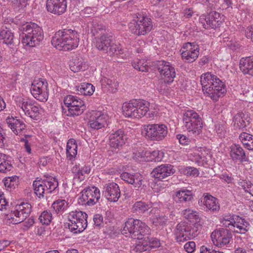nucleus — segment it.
Segmentation results:
<instances>
[{"label": "nucleus", "mask_w": 253, "mask_h": 253, "mask_svg": "<svg viewBox=\"0 0 253 253\" xmlns=\"http://www.w3.org/2000/svg\"><path fill=\"white\" fill-rule=\"evenodd\" d=\"M101 83L102 87L103 88L108 86L111 92L114 93L117 90L119 84L114 78L108 79L104 77L102 79Z\"/></svg>", "instance_id": "39"}, {"label": "nucleus", "mask_w": 253, "mask_h": 253, "mask_svg": "<svg viewBox=\"0 0 253 253\" xmlns=\"http://www.w3.org/2000/svg\"><path fill=\"white\" fill-rule=\"evenodd\" d=\"M122 179L127 183L133 184L135 188H139L142 184L143 176L139 173L132 174L127 172H123L120 176Z\"/></svg>", "instance_id": "25"}, {"label": "nucleus", "mask_w": 253, "mask_h": 253, "mask_svg": "<svg viewBox=\"0 0 253 253\" xmlns=\"http://www.w3.org/2000/svg\"><path fill=\"white\" fill-rule=\"evenodd\" d=\"M238 184L247 192H249V191L248 189L251 188L253 186V184L251 181L246 180L239 181Z\"/></svg>", "instance_id": "54"}, {"label": "nucleus", "mask_w": 253, "mask_h": 253, "mask_svg": "<svg viewBox=\"0 0 253 253\" xmlns=\"http://www.w3.org/2000/svg\"><path fill=\"white\" fill-rule=\"evenodd\" d=\"M150 228L144 223L137 219L128 218L125 223L123 234H129L132 238L142 239V236L148 235Z\"/></svg>", "instance_id": "4"}, {"label": "nucleus", "mask_w": 253, "mask_h": 253, "mask_svg": "<svg viewBox=\"0 0 253 253\" xmlns=\"http://www.w3.org/2000/svg\"><path fill=\"white\" fill-rule=\"evenodd\" d=\"M253 135H252L246 132H242L239 135V138L242 142L244 144L245 141H248L251 142L253 139Z\"/></svg>", "instance_id": "60"}, {"label": "nucleus", "mask_w": 253, "mask_h": 253, "mask_svg": "<svg viewBox=\"0 0 253 253\" xmlns=\"http://www.w3.org/2000/svg\"><path fill=\"white\" fill-rule=\"evenodd\" d=\"M176 138L178 139L179 143L182 145H187L189 141L188 137L182 134L176 135Z\"/></svg>", "instance_id": "63"}, {"label": "nucleus", "mask_w": 253, "mask_h": 253, "mask_svg": "<svg viewBox=\"0 0 253 253\" xmlns=\"http://www.w3.org/2000/svg\"><path fill=\"white\" fill-rule=\"evenodd\" d=\"M240 69L243 74L253 76V56L241 58L240 61Z\"/></svg>", "instance_id": "29"}, {"label": "nucleus", "mask_w": 253, "mask_h": 253, "mask_svg": "<svg viewBox=\"0 0 253 253\" xmlns=\"http://www.w3.org/2000/svg\"><path fill=\"white\" fill-rule=\"evenodd\" d=\"M153 28L152 20L146 16L138 14L136 19L128 24L129 32L135 36H144L149 33Z\"/></svg>", "instance_id": "8"}, {"label": "nucleus", "mask_w": 253, "mask_h": 253, "mask_svg": "<svg viewBox=\"0 0 253 253\" xmlns=\"http://www.w3.org/2000/svg\"><path fill=\"white\" fill-rule=\"evenodd\" d=\"M211 237L215 246L222 247L230 243L232 235L229 230L221 228L212 232Z\"/></svg>", "instance_id": "14"}, {"label": "nucleus", "mask_w": 253, "mask_h": 253, "mask_svg": "<svg viewBox=\"0 0 253 253\" xmlns=\"http://www.w3.org/2000/svg\"><path fill=\"white\" fill-rule=\"evenodd\" d=\"M126 135L121 129H118L110 134L109 136V145L112 148L119 149L126 143Z\"/></svg>", "instance_id": "21"}, {"label": "nucleus", "mask_w": 253, "mask_h": 253, "mask_svg": "<svg viewBox=\"0 0 253 253\" xmlns=\"http://www.w3.org/2000/svg\"><path fill=\"white\" fill-rule=\"evenodd\" d=\"M181 50L182 59L188 63L195 61L199 54V45L195 42L184 43Z\"/></svg>", "instance_id": "16"}, {"label": "nucleus", "mask_w": 253, "mask_h": 253, "mask_svg": "<svg viewBox=\"0 0 253 253\" xmlns=\"http://www.w3.org/2000/svg\"><path fill=\"white\" fill-rule=\"evenodd\" d=\"M39 219L42 224L48 225L51 221L52 214L50 212L44 211L41 213Z\"/></svg>", "instance_id": "47"}, {"label": "nucleus", "mask_w": 253, "mask_h": 253, "mask_svg": "<svg viewBox=\"0 0 253 253\" xmlns=\"http://www.w3.org/2000/svg\"><path fill=\"white\" fill-rule=\"evenodd\" d=\"M183 126L190 133L199 134L202 130L203 123L199 115L194 110H188L183 114Z\"/></svg>", "instance_id": "6"}, {"label": "nucleus", "mask_w": 253, "mask_h": 253, "mask_svg": "<svg viewBox=\"0 0 253 253\" xmlns=\"http://www.w3.org/2000/svg\"><path fill=\"white\" fill-rule=\"evenodd\" d=\"M82 63L81 61H78L77 63L73 62L70 64V68L74 72H78L82 69Z\"/></svg>", "instance_id": "61"}, {"label": "nucleus", "mask_w": 253, "mask_h": 253, "mask_svg": "<svg viewBox=\"0 0 253 253\" xmlns=\"http://www.w3.org/2000/svg\"><path fill=\"white\" fill-rule=\"evenodd\" d=\"M21 108L26 115L32 119H36V118L40 114L41 108L38 106L28 101H24L22 103Z\"/></svg>", "instance_id": "26"}, {"label": "nucleus", "mask_w": 253, "mask_h": 253, "mask_svg": "<svg viewBox=\"0 0 253 253\" xmlns=\"http://www.w3.org/2000/svg\"><path fill=\"white\" fill-rule=\"evenodd\" d=\"M35 221L33 217H30L25 221L22 225L21 229L26 231L30 227H31L34 223Z\"/></svg>", "instance_id": "59"}, {"label": "nucleus", "mask_w": 253, "mask_h": 253, "mask_svg": "<svg viewBox=\"0 0 253 253\" xmlns=\"http://www.w3.org/2000/svg\"><path fill=\"white\" fill-rule=\"evenodd\" d=\"M199 21L203 25L205 29L211 28L210 27L211 21L209 14L207 15L201 16L200 17Z\"/></svg>", "instance_id": "48"}, {"label": "nucleus", "mask_w": 253, "mask_h": 253, "mask_svg": "<svg viewBox=\"0 0 253 253\" xmlns=\"http://www.w3.org/2000/svg\"><path fill=\"white\" fill-rule=\"evenodd\" d=\"M149 248H148L147 244H146L145 241H143L142 243L137 244L134 250L137 252H143L146 251H149Z\"/></svg>", "instance_id": "56"}, {"label": "nucleus", "mask_w": 253, "mask_h": 253, "mask_svg": "<svg viewBox=\"0 0 253 253\" xmlns=\"http://www.w3.org/2000/svg\"><path fill=\"white\" fill-rule=\"evenodd\" d=\"M108 116L100 112H94L88 122L90 127L98 129L105 126L107 123Z\"/></svg>", "instance_id": "24"}, {"label": "nucleus", "mask_w": 253, "mask_h": 253, "mask_svg": "<svg viewBox=\"0 0 253 253\" xmlns=\"http://www.w3.org/2000/svg\"><path fill=\"white\" fill-rule=\"evenodd\" d=\"M33 186L35 193L39 197H43L44 194L46 193V190L43 187L42 179L37 180H36L33 182Z\"/></svg>", "instance_id": "41"}, {"label": "nucleus", "mask_w": 253, "mask_h": 253, "mask_svg": "<svg viewBox=\"0 0 253 253\" xmlns=\"http://www.w3.org/2000/svg\"><path fill=\"white\" fill-rule=\"evenodd\" d=\"M12 168L10 162L7 160V156L0 152V172L6 173L10 171Z\"/></svg>", "instance_id": "38"}, {"label": "nucleus", "mask_w": 253, "mask_h": 253, "mask_svg": "<svg viewBox=\"0 0 253 253\" xmlns=\"http://www.w3.org/2000/svg\"><path fill=\"white\" fill-rule=\"evenodd\" d=\"M142 63L141 60H138V61H134L132 63V65L133 67V68L141 72H147L148 67L147 66L146 64H145V65H143L142 64H141V66H139V64Z\"/></svg>", "instance_id": "49"}, {"label": "nucleus", "mask_w": 253, "mask_h": 253, "mask_svg": "<svg viewBox=\"0 0 253 253\" xmlns=\"http://www.w3.org/2000/svg\"><path fill=\"white\" fill-rule=\"evenodd\" d=\"M32 211L31 205L28 203H22L16 206V210L12 211L10 218L13 224H18L24 221Z\"/></svg>", "instance_id": "13"}, {"label": "nucleus", "mask_w": 253, "mask_h": 253, "mask_svg": "<svg viewBox=\"0 0 253 253\" xmlns=\"http://www.w3.org/2000/svg\"><path fill=\"white\" fill-rule=\"evenodd\" d=\"M164 153L160 150H154L151 153V156L153 157L155 162H160L162 160Z\"/></svg>", "instance_id": "52"}, {"label": "nucleus", "mask_w": 253, "mask_h": 253, "mask_svg": "<svg viewBox=\"0 0 253 253\" xmlns=\"http://www.w3.org/2000/svg\"><path fill=\"white\" fill-rule=\"evenodd\" d=\"M70 222L65 223L66 228L77 234L83 232L87 227V215L82 211H72L69 214Z\"/></svg>", "instance_id": "7"}, {"label": "nucleus", "mask_w": 253, "mask_h": 253, "mask_svg": "<svg viewBox=\"0 0 253 253\" xmlns=\"http://www.w3.org/2000/svg\"><path fill=\"white\" fill-rule=\"evenodd\" d=\"M95 46L100 51L107 53L109 55H120L124 53V49L120 44L113 42L112 36L110 34L103 35L95 38Z\"/></svg>", "instance_id": "5"}, {"label": "nucleus", "mask_w": 253, "mask_h": 253, "mask_svg": "<svg viewBox=\"0 0 253 253\" xmlns=\"http://www.w3.org/2000/svg\"><path fill=\"white\" fill-rule=\"evenodd\" d=\"M77 154V145L74 139H70L67 143V158L71 160L75 157Z\"/></svg>", "instance_id": "37"}, {"label": "nucleus", "mask_w": 253, "mask_h": 253, "mask_svg": "<svg viewBox=\"0 0 253 253\" xmlns=\"http://www.w3.org/2000/svg\"><path fill=\"white\" fill-rule=\"evenodd\" d=\"M155 70H157L160 74L164 82L162 85H166L173 82L176 73L174 68L171 63L164 60L157 61L154 63Z\"/></svg>", "instance_id": "10"}, {"label": "nucleus", "mask_w": 253, "mask_h": 253, "mask_svg": "<svg viewBox=\"0 0 253 253\" xmlns=\"http://www.w3.org/2000/svg\"><path fill=\"white\" fill-rule=\"evenodd\" d=\"M94 225L97 227H100L103 223V216L99 214H96L93 217Z\"/></svg>", "instance_id": "62"}, {"label": "nucleus", "mask_w": 253, "mask_h": 253, "mask_svg": "<svg viewBox=\"0 0 253 253\" xmlns=\"http://www.w3.org/2000/svg\"><path fill=\"white\" fill-rule=\"evenodd\" d=\"M175 172L173 166L171 165H162L155 168L151 172L153 177L159 180H162Z\"/></svg>", "instance_id": "22"}, {"label": "nucleus", "mask_w": 253, "mask_h": 253, "mask_svg": "<svg viewBox=\"0 0 253 253\" xmlns=\"http://www.w3.org/2000/svg\"><path fill=\"white\" fill-rule=\"evenodd\" d=\"M135 102L136 100H132L129 102H125L123 104L122 109L125 117L137 118Z\"/></svg>", "instance_id": "30"}, {"label": "nucleus", "mask_w": 253, "mask_h": 253, "mask_svg": "<svg viewBox=\"0 0 253 253\" xmlns=\"http://www.w3.org/2000/svg\"><path fill=\"white\" fill-rule=\"evenodd\" d=\"M47 11L56 15L63 14L67 9L66 0H47L46 3Z\"/></svg>", "instance_id": "17"}, {"label": "nucleus", "mask_w": 253, "mask_h": 253, "mask_svg": "<svg viewBox=\"0 0 253 253\" xmlns=\"http://www.w3.org/2000/svg\"><path fill=\"white\" fill-rule=\"evenodd\" d=\"M250 118L243 113H238L234 117V126L239 129H243L250 124Z\"/></svg>", "instance_id": "33"}, {"label": "nucleus", "mask_w": 253, "mask_h": 253, "mask_svg": "<svg viewBox=\"0 0 253 253\" xmlns=\"http://www.w3.org/2000/svg\"><path fill=\"white\" fill-rule=\"evenodd\" d=\"M199 204L206 211H210L213 212L218 211L220 208L218 200L209 194H204L199 201Z\"/></svg>", "instance_id": "18"}, {"label": "nucleus", "mask_w": 253, "mask_h": 253, "mask_svg": "<svg viewBox=\"0 0 253 253\" xmlns=\"http://www.w3.org/2000/svg\"><path fill=\"white\" fill-rule=\"evenodd\" d=\"M200 253H223L222 252L216 251L207 247L203 246L200 248Z\"/></svg>", "instance_id": "64"}, {"label": "nucleus", "mask_w": 253, "mask_h": 253, "mask_svg": "<svg viewBox=\"0 0 253 253\" xmlns=\"http://www.w3.org/2000/svg\"><path fill=\"white\" fill-rule=\"evenodd\" d=\"M42 181L47 194L51 193L56 189L58 185L56 179L52 176L46 177L45 178L42 179Z\"/></svg>", "instance_id": "34"}, {"label": "nucleus", "mask_w": 253, "mask_h": 253, "mask_svg": "<svg viewBox=\"0 0 253 253\" xmlns=\"http://www.w3.org/2000/svg\"><path fill=\"white\" fill-rule=\"evenodd\" d=\"M184 248L188 253H192L196 249L195 243L193 241H189L184 245Z\"/></svg>", "instance_id": "53"}, {"label": "nucleus", "mask_w": 253, "mask_h": 253, "mask_svg": "<svg viewBox=\"0 0 253 253\" xmlns=\"http://www.w3.org/2000/svg\"><path fill=\"white\" fill-rule=\"evenodd\" d=\"M81 193L79 203L82 205L93 206L98 201L100 197L99 190L95 186L85 188Z\"/></svg>", "instance_id": "15"}, {"label": "nucleus", "mask_w": 253, "mask_h": 253, "mask_svg": "<svg viewBox=\"0 0 253 253\" xmlns=\"http://www.w3.org/2000/svg\"><path fill=\"white\" fill-rule=\"evenodd\" d=\"M91 33L95 38L102 36L103 35H108L106 32L105 27L102 25H95L91 28Z\"/></svg>", "instance_id": "44"}, {"label": "nucleus", "mask_w": 253, "mask_h": 253, "mask_svg": "<svg viewBox=\"0 0 253 253\" xmlns=\"http://www.w3.org/2000/svg\"><path fill=\"white\" fill-rule=\"evenodd\" d=\"M77 90L81 94L90 95L94 91V87L91 84L84 83L77 87Z\"/></svg>", "instance_id": "40"}, {"label": "nucleus", "mask_w": 253, "mask_h": 253, "mask_svg": "<svg viewBox=\"0 0 253 253\" xmlns=\"http://www.w3.org/2000/svg\"><path fill=\"white\" fill-rule=\"evenodd\" d=\"M168 220V218L167 216L159 215L156 218L153 219V223L155 224L156 225H160L163 226L166 224Z\"/></svg>", "instance_id": "50"}, {"label": "nucleus", "mask_w": 253, "mask_h": 253, "mask_svg": "<svg viewBox=\"0 0 253 253\" xmlns=\"http://www.w3.org/2000/svg\"><path fill=\"white\" fill-rule=\"evenodd\" d=\"M64 103L68 108V116H79L85 110L83 101L76 96L67 95L64 99Z\"/></svg>", "instance_id": "11"}, {"label": "nucleus", "mask_w": 253, "mask_h": 253, "mask_svg": "<svg viewBox=\"0 0 253 253\" xmlns=\"http://www.w3.org/2000/svg\"><path fill=\"white\" fill-rule=\"evenodd\" d=\"M14 35L6 26H2L0 28V43L6 45H11L13 43Z\"/></svg>", "instance_id": "31"}, {"label": "nucleus", "mask_w": 253, "mask_h": 253, "mask_svg": "<svg viewBox=\"0 0 253 253\" xmlns=\"http://www.w3.org/2000/svg\"><path fill=\"white\" fill-rule=\"evenodd\" d=\"M68 203L65 200H58L54 202L52 208L56 213L64 211L68 206Z\"/></svg>", "instance_id": "43"}, {"label": "nucleus", "mask_w": 253, "mask_h": 253, "mask_svg": "<svg viewBox=\"0 0 253 253\" xmlns=\"http://www.w3.org/2000/svg\"><path fill=\"white\" fill-rule=\"evenodd\" d=\"M185 174L190 176H197L199 173L197 169L193 167H187L185 170Z\"/></svg>", "instance_id": "58"}, {"label": "nucleus", "mask_w": 253, "mask_h": 253, "mask_svg": "<svg viewBox=\"0 0 253 253\" xmlns=\"http://www.w3.org/2000/svg\"><path fill=\"white\" fill-rule=\"evenodd\" d=\"M142 132L151 140L159 141L166 137L168 131L165 125L154 124L144 125Z\"/></svg>", "instance_id": "9"}, {"label": "nucleus", "mask_w": 253, "mask_h": 253, "mask_svg": "<svg viewBox=\"0 0 253 253\" xmlns=\"http://www.w3.org/2000/svg\"><path fill=\"white\" fill-rule=\"evenodd\" d=\"M175 235V240L177 242L179 243L181 242H184L188 240L191 239L192 237L191 233H181L180 235Z\"/></svg>", "instance_id": "51"}, {"label": "nucleus", "mask_w": 253, "mask_h": 253, "mask_svg": "<svg viewBox=\"0 0 253 253\" xmlns=\"http://www.w3.org/2000/svg\"><path fill=\"white\" fill-rule=\"evenodd\" d=\"M229 155L235 163H243L248 161L243 148L239 144H233L229 148Z\"/></svg>", "instance_id": "23"}, {"label": "nucleus", "mask_w": 253, "mask_h": 253, "mask_svg": "<svg viewBox=\"0 0 253 253\" xmlns=\"http://www.w3.org/2000/svg\"><path fill=\"white\" fill-rule=\"evenodd\" d=\"M136 100L135 105L136 111L137 112V118H141L146 115V113L149 110V103L144 100Z\"/></svg>", "instance_id": "36"}, {"label": "nucleus", "mask_w": 253, "mask_h": 253, "mask_svg": "<svg viewBox=\"0 0 253 253\" xmlns=\"http://www.w3.org/2000/svg\"><path fill=\"white\" fill-rule=\"evenodd\" d=\"M5 121L8 126L10 128L15 134H18V133L21 132L25 128V124L20 119L8 117L6 118Z\"/></svg>", "instance_id": "27"}, {"label": "nucleus", "mask_w": 253, "mask_h": 253, "mask_svg": "<svg viewBox=\"0 0 253 253\" xmlns=\"http://www.w3.org/2000/svg\"><path fill=\"white\" fill-rule=\"evenodd\" d=\"M79 35L71 29H64L56 32L53 36L51 42L56 49L67 51L78 46Z\"/></svg>", "instance_id": "2"}, {"label": "nucleus", "mask_w": 253, "mask_h": 253, "mask_svg": "<svg viewBox=\"0 0 253 253\" xmlns=\"http://www.w3.org/2000/svg\"><path fill=\"white\" fill-rule=\"evenodd\" d=\"M201 83L204 93L214 101H217L226 92L225 84L211 72L201 76Z\"/></svg>", "instance_id": "1"}, {"label": "nucleus", "mask_w": 253, "mask_h": 253, "mask_svg": "<svg viewBox=\"0 0 253 253\" xmlns=\"http://www.w3.org/2000/svg\"><path fill=\"white\" fill-rule=\"evenodd\" d=\"M147 235L146 236H147ZM144 241L146 242L147 244L148 248H149V251L153 249H155L160 246V241L155 238H149L148 236L144 237Z\"/></svg>", "instance_id": "45"}, {"label": "nucleus", "mask_w": 253, "mask_h": 253, "mask_svg": "<svg viewBox=\"0 0 253 253\" xmlns=\"http://www.w3.org/2000/svg\"><path fill=\"white\" fill-rule=\"evenodd\" d=\"M48 84L44 80L34 81L31 87L33 96L41 102H45L48 97Z\"/></svg>", "instance_id": "12"}, {"label": "nucleus", "mask_w": 253, "mask_h": 253, "mask_svg": "<svg viewBox=\"0 0 253 253\" xmlns=\"http://www.w3.org/2000/svg\"><path fill=\"white\" fill-rule=\"evenodd\" d=\"M21 42L24 45L34 47L43 39V33L41 27L35 23H27L21 28Z\"/></svg>", "instance_id": "3"}, {"label": "nucleus", "mask_w": 253, "mask_h": 253, "mask_svg": "<svg viewBox=\"0 0 253 253\" xmlns=\"http://www.w3.org/2000/svg\"><path fill=\"white\" fill-rule=\"evenodd\" d=\"M222 219L234 222V224L237 225L236 233L244 234L249 229V223L239 216L234 214H225L223 215Z\"/></svg>", "instance_id": "20"}, {"label": "nucleus", "mask_w": 253, "mask_h": 253, "mask_svg": "<svg viewBox=\"0 0 253 253\" xmlns=\"http://www.w3.org/2000/svg\"><path fill=\"white\" fill-rule=\"evenodd\" d=\"M221 222L222 223L223 226L228 227L230 230L236 232V230L237 229V225L234 224V222L230 220L226 221L222 219Z\"/></svg>", "instance_id": "55"}, {"label": "nucleus", "mask_w": 253, "mask_h": 253, "mask_svg": "<svg viewBox=\"0 0 253 253\" xmlns=\"http://www.w3.org/2000/svg\"><path fill=\"white\" fill-rule=\"evenodd\" d=\"M193 198L192 192L187 189L176 191L173 196V200L176 203L189 202L191 201Z\"/></svg>", "instance_id": "32"}, {"label": "nucleus", "mask_w": 253, "mask_h": 253, "mask_svg": "<svg viewBox=\"0 0 253 253\" xmlns=\"http://www.w3.org/2000/svg\"><path fill=\"white\" fill-rule=\"evenodd\" d=\"M154 204L151 202L147 203L141 201L135 202L132 206L133 212L144 213L153 207Z\"/></svg>", "instance_id": "35"}, {"label": "nucleus", "mask_w": 253, "mask_h": 253, "mask_svg": "<svg viewBox=\"0 0 253 253\" xmlns=\"http://www.w3.org/2000/svg\"><path fill=\"white\" fill-rule=\"evenodd\" d=\"M175 235H180L181 233H191L190 226H188L187 223L184 222H181L178 223L175 229Z\"/></svg>", "instance_id": "46"}, {"label": "nucleus", "mask_w": 253, "mask_h": 253, "mask_svg": "<svg viewBox=\"0 0 253 253\" xmlns=\"http://www.w3.org/2000/svg\"><path fill=\"white\" fill-rule=\"evenodd\" d=\"M91 170L90 167L84 166L80 168L79 165H76L72 169V172L74 173V180L82 181L84 180L85 174H88Z\"/></svg>", "instance_id": "28"}, {"label": "nucleus", "mask_w": 253, "mask_h": 253, "mask_svg": "<svg viewBox=\"0 0 253 253\" xmlns=\"http://www.w3.org/2000/svg\"><path fill=\"white\" fill-rule=\"evenodd\" d=\"M183 215L185 218L189 219H197V212L189 209H186L183 211Z\"/></svg>", "instance_id": "57"}, {"label": "nucleus", "mask_w": 253, "mask_h": 253, "mask_svg": "<svg viewBox=\"0 0 253 253\" xmlns=\"http://www.w3.org/2000/svg\"><path fill=\"white\" fill-rule=\"evenodd\" d=\"M211 24L210 27L211 28L215 29L222 22L220 14L216 11H211L209 13Z\"/></svg>", "instance_id": "42"}, {"label": "nucleus", "mask_w": 253, "mask_h": 253, "mask_svg": "<svg viewBox=\"0 0 253 253\" xmlns=\"http://www.w3.org/2000/svg\"><path fill=\"white\" fill-rule=\"evenodd\" d=\"M103 193L109 201L113 202L118 201L121 195L119 187L114 182L106 184L104 186Z\"/></svg>", "instance_id": "19"}]
</instances>
